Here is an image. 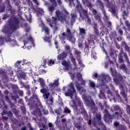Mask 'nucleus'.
Instances as JSON below:
<instances>
[{
    "mask_svg": "<svg viewBox=\"0 0 130 130\" xmlns=\"http://www.w3.org/2000/svg\"><path fill=\"white\" fill-rule=\"evenodd\" d=\"M94 30V33H95L96 35H99V29L98 28H95Z\"/></svg>",
    "mask_w": 130,
    "mask_h": 130,
    "instance_id": "59",
    "label": "nucleus"
},
{
    "mask_svg": "<svg viewBox=\"0 0 130 130\" xmlns=\"http://www.w3.org/2000/svg\"><path fill=\"white\" fill-rule=\"evenodd\" d=\"M118 56V62L119 63H122V62H124V60H123V58H122V52H120Z\"/></svg>",
    "mask_w": 130,
    "mask_h": 130,
    "instance_id": "22",
    "label": "nucleus"
},
{
    "mask_svg": "<svg viewBox=\"0 0 130 130\" xmlns=\"http://www.w3.org/2000/svg\"><path fill=\"white\" fill-rule=\"evenodd\" d=\"M29 40L31 42H33V38L32 37H29V38H27L26 40L23 41L24 44H27L28 43Z\"/></svg>",
    "mask_w": 130,
    "mask_h": 130,
    "instance_id": "32",
    "label": "nucleus"
},
{
    "mask_svg": "<svg viewBox=\"0 0 130 130\" xmlns=\"http://www.w3.org/2000/svg\"><path fill=\"white\" fill-rule=\"evenodd\" d=\"M105 3H107V8L109 9V11L112 13L113 16L116 17L117 16V13L116 12V9L115 8V5L110 3L109 0H103Z\"/></svg>",
    "mask_w": 130,
    "mask_h": 130,
    "instance_id": "3",
    "label": "nucleus"
},
{
    "mask_svg": "<svg viewBox=\"0 0 130 130\" xmlns=\"http://www.w3.org/2000/svg\"><path fill=\"white\" fill-rule=\"evenodd\" d=\"M79 33L80 35H86V34H87V32H86V31H87L85 29V28H82V27H79Z\"/></svg>",
    "mask_w": 130,
    "mask_h": 130,
    "instance_id": "26",
    "label": "nucleus"
},
{
    "mask_svg": "<svg viewBox=\"0 0 130 130\" xmlns=\"http://www.w3.org/2000/svg\"><path fill=\"white\" fill-rule=\"evenodd\" d=\"M104 113L105 114L104 115V119L105 122H107V123H110V122H112V117L109 113V111H108L107 109H105L104 110Z\"/></svg>",
    "mask_w": 130,
    "mask_h": 130,
    "instance_id": "7",
    "label": "nucleus"
},
{
    "mask_svg": "<svg viewBox=\"0 0 130 130\" xmlns=\"http://www.w3.org/2000/svg\"><path fill=\"white\" fill-rule=\"evenodd\" d=\"M113 108L115 111H121L120 107H119V106H118V105L114 106L113 107Z\"/></svg>",
    "mask_w": 130,
    "mask_h": 130,
    "instance_id": "30",
    "label": "nucleus"
},
{
    "mask_svg": "<svg viewBox=\"0 0 130 130\" xmlns=\"http://www.w3.org/2000/svg\"><path fill=\"white\" fill-rule=\"evenodd\" d=\"M63 113H66L67 114L71 113V110H70V109L68 108V107H65L64 108Z\"/></svg>",
    "mask_w": 130,
    "mask_h": 130,
    "instance_id": "35",
    "label": "nucleus"
},
{
    "mask_svg": "<svg viewBox=\"0 0 130 130\" xmlns=\"http://www.w3.org/2000/svg\"><path fill=\"white\" fill-rule=\"evenodd\" d=\"M57 7V4H52V5H49L48 6V10L49 12L50 15L52 16L53 12L55 11V7Z\"/></svg>",
    "mask_w": 130,
    "mask_h": 130,
    "instance_id": "15",
    "label": "nucleus"
},
{
    "mask_svg": "<svg viewBox=\"0 0 130 130\" xmlns=\"http://www.w3.org/2000/svg\"><path fill=\"white\" fill-rule=\"evenodd\" d=\"M56 17H52V19L53 21H50V26L51 28H53V25L52 24H56L57 21V18L59 21H66L67 16L63 14L62 12H60L59 10H56L55 12Z\"/></svg>",
    "mask_w": 130,
    "mask_h": 130,
    "instance_id": "2",
    "label": "nucleus"
},
{
    "mask_svg": "<svg viewBox=\"0 0 130 130\" xmlns=\"http://www.w3.org/2000/svg\"><path fill=\"white\" fill-rule=\"evenodd\" d=\"M77 107H80V109H82L83 107H84L83 106V103L82 102V101H81V99H77Z\"/></svg>",
    "mask_w": 130,
    "mask_h": 130,
    "instance_id": "29",
    "label": "nucleus"
},
{
    "mask_svg": "<svg viewBox=\"0 0 130 130\" xmlns=\"http://www.w3.org/2000/svg\"><path fill=\"white\" fill-rule=\"evenodd\" d=\"M119 69L122 70L123 72H124V73H125L126 74L127 73V68H126V67L124 64L120 66Z\"/></svg>",
    "mask_w": 130,
    "mask_h": 130,
    "instance_id": "27",
    "label": "nucleus"
},
{
    "mask_svg": "<svg viewBox=\"0 0 130 130\" xmlns=\"http://www.w3.org/2000/svg\"><path fill=\"white\" fill-rule=\"evenodd\" d=\"M89 86L90 87H91V88H95V87H96L95 83H94V82H93L91 80H89Z\"/></svg>",
    "mask_w": 130,
    "mask_h": 130,
    "instance_id": "38",
    "label": "nucleus"
},
{
    "mask_svg": "<svg viewBox=\"0 0 130 130\" xmlns=\"http://www.w3.org/2000/svg\"><path fill=\"white\" fill-rule=\"evenodd\" d=\"M81 109L80 113L82 115H83V117L84 118H86V117H87L88 116V114L87 113V111H86V109L83 107Z\"/></svg>",
    "mask_w": 130,
    "mask_h": 130,
    "instance_id": "23",
    "label": "nucleus"
},
{
    "mask_svg": "<svg viewBox=\"0 0 130 130\" xmlns=\"http://www.w3.org/2000/svg\"><path fill=\"white\" fill-rule=\"evenodd\" d=\"M49 86L50 87V89H51L52 90H54L55 87H56L54 83L49 84Z\"/></svg>",
    "mask_w": 130,
    "mask_h": 130,
    "instance_id": "43",
    "label": "nucleus"
},
{
    "mask_svg": "<svg viewBox=\"0 0 130 130\" xmlns=\"http://www.w3.org/2000/svg\"><path fill=\"white\" fill-rule=\"evenodd\" d=\"M115 78H116L113 79V80L115 83H118V82L123 83V77L120 73H118Z\"/></svg>",
    "mask_w": 130,
    "mask_h": 130,
    "instance_id": "14",
    "label": "nucleus"
},
{
    "mask_svg": "<svg viewBox=\"0 0 130 130\" xmlns=\"http://www.w3.org/2000/svg\"><path fill=\"white\" fill-rule=\"evenodd\" d=\"M18 94H19V95H20V96H21V97L23 96V95L24 94V92L23 91V90H19L18 91Z\"/></svg>",
    "mask_w": 130,
    "mask_h": 130,
    "instance_id": "51",
    "label": "nucleus"
},
{
    "mask_svg": "<svg viewBox=\"0 0 130 130\" xmlns=\"http://www.w3.org/2000/svg\"><path fill=\"white\" fill-rule=\"evenodd\" d=\"M76 78H77L78 81H81L83 79V78H82V75H81V73H77Z\"/></svg>",
    "mask_w": 130,
    "mask_h": 130,
    "instance_id": "34",
    "label": "nucleus"
},
{
    "mask_svg": "<svg viewBox=\"0 0 130 130\" xmlns=\"http://www.w3.org/2000/svg\"><path fill=\"white\" fill-rule=\"evenodd\" d=\"M66 33H68V35H67ZM62 36L64 37V36L67 37V38L70 42H71V43H73L75 44L76 43V38L72 35V31H71V29L69 28L68 27L67 28L66 32H63L62 34Z\"/></svg>",
    "mask_w": 130,
    "mask_h": 130,
    "instance_id": "4",
    "label": "nucleus"
},
{
    "mask_svg": "<svg viewBox=\"0 0 130 130\" xmlns=\"http://www.w3.org/2000/svg\"><path fill=\"white\" fill-rule=\"evenodd\" d=\"M93 29H98V25H97V23H96V22H94V23H93Z\"/></svg>",
    "mask_w": 130,
    "mask_h": 130,
    "instance_id": "60",
    "label": "nucleus"
},
{
    "mask_svg": "<svg viewBox=\"0 0 130 130\" xmlns=\"http://www.w3.org/2000/svg\"><path fill=\"white\" fill-rule=\"evenodd\" d=\"M85 102H86L87 104L89 106H90V109L92 113H96L97 111H98V108L96 107L93 100H91L89 101V99H87L85 100Z\"/></svg>",
    "mask_w": 130,
    "mask_h": 130,
    "instance_id": "5",
    "label": "nucleus"
},
{
    "mask_svg": "<svg viewBox=\"0 0 130 130\" xmlns=\"http://www.w3.org/2000/svg\"><path fill=\"white\" fill-rule=\"evenodd\" d=\"M54 83V85H55L56 87H57V86L59 85V83H58V80H54V83Z\"/></svg>",
    "mask_w": 130,
    "mask_h": 130,
    "instance_id": "52",
    "label": "nucleus"
},
{
    "mask_svg": "<svg viewBox=\"0 0 130 130\" xmlns=\"http://www.w3.org/2000/svg\"><path fill=\"white\" fill-rule=\"evenodd\" d=\"M126 112L130 116V106L128 105L126 106Z\"/></svg>",
    "mask_w": 130,
    "mask_h": 130,
    "instance_id": "46",
    "label": "nucleus"
},
{
    "mask_svg": "<svg viewBox=\"0 0 130 130\" xmlns=\"http://www.w3.org/2000/svg\"><path fill=\"white\" fill-rule=\"evenodd\" d=\"M101 49L103 51H104V53H106V55H107V51H106V50H105V48H104V46H102Z\"/></svg>",
    "mask_w": 130,
    "mask_h": 130,
    "instance_id": "61",
    "label": "nucleus"
},
{
    "mask_svg": "<svg viewBox=\"0 0 130 130\" xmlns=\"http://www.w3.org/2000/svg\"><path fill=\"white\" fill-rule=\"evenodd\" d=\"M62 66H63L64 68H66V70L67 71H69V67H70V63H68L66 60H63L61 62Z\"/></svg>",
    "mask_w": 130,
    "mask_h": 130,
    "instance_id": "25",
    "label": "nucleus"
},
{
    "mask_svg": "<svg viewBox=\"0 0 130 130\" xmlns=\"http://www.w3.org/2000/svg\"><path fill=\"white\" fill-rule=\"evenodd\" d=\"M23 88L26 89L27 91H29V90H30V86H29V85H24Z\"/></svg>",
    "mask_w": 130,
    "mask_h": 130,
    "instance_id": "62",
    "label": "nucleus"
},
{
    "mask_svg": "<svg viewBox=\"0 0 130 130\" xmlns=\"http://www.w3.org/2000/svg\"><path fill=\"white\" fill-rule=\"evenodd\" d=\"M33 100L35 102H36V101H38V102H39L40 100L39 99H38V96L36 94L33 95Z\"/></svg>",
    "mask_w": 130,
    "mask_h": 130,
    "instance_id": "39",
    "label": "nucleus"
},
{
    "mask_svg": "<svg viewBox=\"0 0 130 130\" xmlns=\"http://www.w3.org/2000/svg\"><path fill=\"white\" fill-rule=\"evenodd\" d=\"M77 14H72L71 16V23H75V21H76V18H77Z\"/></svg>",
    "mask_w": 130,
    "mask_h": 130,
    "instance_id": "31",
    "label": "nucleus"
},
{
    "mask_svg": "<svg viewBox=\"0 0 130 130\" xmlns=\"http://www.w3.org/2000/svg\"><path fill=\"white\" fill-rule=\"evenodd\" d=\"M125 24L126 26V27H127V28H128L129 27H130V23H129V21H127V20H126L125 21Z\"/></svg>",
    "mask_w": 130,
    "mask_h": 130,
    "instance_id": "55",
    "label": "nucleus"
},
{
    "mask_svg": "<svg viewBox=\"0 0 130 130\" xmlns=\"http://www.w3.org/2000/svg\"><path fill=\"white\" fill-rule=\"evenodd\" d=\"M84 52L85 53H89V45L87 44L85 45Z\"/></svg>",
    "mask_w": 130,
    "mask_h": 130,
    "instance_id": "42",
    "label": "nucleus"
},
{
    "mask_svg": "<svg viewBox=\"0 0 130 130\" xmlns=\"http://www.w3.org/2000/svg\"><path fill=\"white\" fill-rule=\"evenodd\" d=\"M91 11L95 20H96V21H98V22H99L100 23H101V22L102 21V20H101V17H102L101 14L98 13V11L94 9H92V10H91Z\"/></svg>",
    "mask_w": 130,
    "mask_h": 130,
    "instance_id": "9",
    "label": "nucleus"
},
{
    "mask_svg": "<svg viewBox=\"0 0 130 130\" xmlns=\"http://www.w3.org/2000/svg\"><path fill=\"white\" fill-rule=\"evenodd\" d=\"M41 93L43 94V97L44 99H48L50 95V93L47 91V89L45 88H42L40 90Z\"/></svg>",
    "mask_w": 130,
    "mask_h": 130,
    "instance_id": "12",
    "label": "nucleus"
},
{
    "mask_svg": "<svg viewBox=\"0 0 130 130\" xmlns=\"http://www.w3.org/2000/svg\"><path fill=\"white\" fill-rule=\"evenodd\" d=\"M47 100L46 103L47 105H48V107H50V106L53 104V98L52 97V95H50L49 97V99Z\"/></svg>",
    "mask_w": 130,
    "mask_h": 130,
    "instance_id": "17",
    "label": "nucleus"
},
{
    "mask_svg": "<svg viewBox=\"0 0 130 130\" xmlns=\"http://www.w3.org/2000/svg\"><path fill=\"white\" fill-rule=\"evenodd\" d=\"M48 127H49L50 130H55V128H54V126H53V124H52L51 123L49 122L48 124Z\"/></svg>",
    "mask_w": 130,
    "mask_h": 130,
    "instance_id": "37",
    "label": "nucleus"
},
{
    "mask_svg": "<svg viewBox=\"0 0 130 130\" xmlns=\"http://www.w3.org/2000/svg\"><path fill=\"white\" fill-rule=\"evenodd\" d=\"M7 23L8 26L5 27L3 30V33L6 34V35L5 38H1L2 43L0 44V46H2L4 44V40L6 42L12 41V39H11L12 34L16 30L20 28V19L15 15L11 16ZM1 42V41L0 40V43Z\"/></svg>",
    "mask_w": 130,
    "mask_h": 130,
    "instance_id": "1",
    "label": "nucleus"
},
{
    "mask_svg": "<svg viewBox=\"0 0 130 130\" xmlns=\"http://www.w3.org/2000/svg\"><path fill=\"white\" fill-rule=\"evenodd\" d=\"M75 55H76V58L77 60H80L79 58H81V51H79L77 49H76L74 51Z\"/></svg>",
    "mask_w": 130,
    "mask_h": 130,
    "instance_id": "21",
    "label": "nucleus"
},
{
    "mask_svg": "<svg viewBox=\"0 0 130 130\" xmlns=\"http://www.w3.org/2000/svg\"><path fill=\"white\" fill-rule=\"evenodd\" d=\"M75 127H76V128H77L78 129H80V128H81V125L77 124L75 125Z\"/></svg>",
    "mask_w": 130,
    "mask_h": 130,
    "instance_id": "64",
    "label": "nucleus"
},
{
    "mask_svg": "<svg viewBox=\"0 0 130 130\" xmlns=\"http://www.w3.org/2000/svg\"><path fill=\"white\" fill-rule=\"evenodd\" d=\"M55 113L57 114V118H58V117H59V116L60 115V114L59 113V111L58 110H55Z\"/></svg>",
    "mask_w": 130,
    "mask_h": 130,
    "instance_id": "50",
    "label": "nucleus"
},
{
    "mask_svg": "<svg viewBox=\"0 0 130 130\" xmlns=\"http://www.w3.org/2000/svg\"><path fill=\"white\" fill-rule=\"evenodd\" d=\"M111 116L112 119L118 120L119 119V117H122V115H120V114L118 112H115Z\"/></svg>",
    "mask_w": 130,
    "mask_h": 130,
    "instance_id": "18",
    "label": "nucleus"
},
{
    "mask_svg": "<svg viewBox=\"0 0 130 130\" xmlns=\"http://www.w3.org/2000/svg\"><path fill=\"white\" fill-rule=\"evenodd\" d=\"M41 126H42V127H43L45 130L48 129V127L46 126L44 123H42Z\"/></svg>",
    "mask_w": 130,
    "mask_h": 130,
    "instance_id": "49",
    "label": "nucleus"
},
{
    "mask_svg": "<svg viewBox=\"0 0 130 130\" xmlns=\"http://www.w3.org/2000/svg\"><path fill=\"white\" fill-rule=\"evenodd\" d=\"M113 125L115 126V127H118L119 126V122L116 121L114 122Z\"/></svg>",
    "mask_w": 130,
    "mask_h": 130,
    "instance_id": "48",
    "label": "nucleus"
},
{
    "mask_svg": "<svg viewBox=\"0 0 130 130\" xmlns=\"http://www.w3.org/2000/svg\"><path fill=\"white\" fill-rule=\"evenodd\" d=\"M118 32L119 33V34H120L121 36H122L123 34V31L122 30V29H121V28L118 29Z\"/></svg>",
    "mask_w": 130,
    "mask_h": 130,
    "instance_id": "57",
    "label": "nucleus"
},
{
    "mask_svg": "<svg viewBox=\"0 0 130 130\" xmlns=\"http://www.w3.org/2000/svg\"><path fill=\"white\" fill-rule=\"evenodd\" d=\"M95 118L97 121H98V122H100V121H101V115H96Z\"/></svg>",
    "mask_w": 130,
    "mask_h": 130,
    "instance_id": "41",
    "label": "nucleus"
},
{
    "mask_svg": "<svg viewBox=\"0 0 130 130\" xmlns=\"http://www.w3.org/2000/svg\"><path fill=\"white\" fill-rule=\"evenodd\" d=\"M83 13L84 17H85V22L88 24V25H91V19L89 17V15H88V10H83Z\"/></svg>",
    "mask_w": 130,
    "mask_h": 130,
    "instance_id": "13",
    "label": "nucleus"
},
{
    "mask_svg": "<svg viewBox=\"0 0 130 130\" xmlns=\"http://www.w3.org/2000/svg\"><path fill=\"white\" fill-rule=\"evenodd\" d=\"M67 55L68 54H67V53L63 52L57 56V59L58 60H63V59L67 57Z\"/></svg>",
    "mask_w": 130,
    "mask_h": 130,
    "instance_id": "19",
    "label": "nucleus"
},
{
    "mask_svg": "<svg viewBox=\"0 0 130 130\" xmlns=\"http://www.w3.org/2000/svg\"><path fill=\"white\" fill-rule=\"evenodd\" d=\"M96 2H97V6L98 7H99L100 9H101L102 10L104 16H106V18H107V19H108V17H107V16H106V14L105 13V10H104V4H103V3L102 2V1L101 0H97Z\"/></svg>",
    "mask_w": 130,
    "mask_h": 130,
    "instance_id": "10",
    "label": "nucleus"
},
{
    "mask_svg": "<svg viewBox=\"0 0 130 130\" xmlns=\"http://www.w3.org/2000/svg\"><path fill=\"white\" fill-rule=\"evenodd\" d=\"M124 56L126 59V61H127V62H128V61H129V60L128 59V57H127V54H126V53H124Z\"/></svg>",
    "mask_w": 130,
    "mask_h": 130,
    "instance_id": "56",
    "label": "nucleus"
},
{
    "mask_svg": "<svg viewBox=\"0 0 130 130\" xmlns=\"http://www.w3.org/2000/svg\"><path fill=\"white\" fill-rule=\"evenodd\" d=\"M44 41L45 42H48L49 43L50 45V44H51V39H50L49 38V37H46L45 39H44Z\"/></svg>",
    "mask_w": 130,
    "mask_h": 130,
    "instance_id": "40",
    "label": "nucleus"
},
{
    "mask_svg": "<svg viewBox=\"0 0 130 130\" xmlns=\"http://www.w3.org/2000/svg\"><path fill=\"white\" fill-rule=\"evenodd\" d=\"M82 1L84 7H87V8L89 9L90 11L93 9L92 8H93V6L94 5L92 4V3H91V1L89 0H82Z\"/></svg>",
    "mask_w": 130,
    "mask_h": 130,
    "instance_id": "11",
    "label": "nucleus"
},
{
    "mask_svg": "<svg viewBox=\"0 0 130 130\" xmlns=\"http://www.w3.org/2000/svg\"><path fill=\"white\" fill-rule=\"evenodd\" d=\"M76 8L79 12H81V11H82V12H83V11L85 10L83 9V6H82V4H81L80 2L79 1H77V5L76 6Z\"/></svg>",
    "mask_w": 130,
    "mask_h": 130,
    "instance_id": "24",
    "label": "nucleus"
},
{
    "mask_svg": "<svg viewBox=\"0 0 130 130\" xmlns=\"http://www.w3.org/2000/svg\"><path fill=\"white\" fill-rule=\"evenodd\" d=\"M44 30L45 33H47V35H49V29L48 27H45Z\"/></svg>",
    "mask_w": 130,
    "mask_h": 130,
    "instance_id": "53",
    "label": "nucleus"
},
{
    "mask_svg": "<svg viewBox=\"0 0 130 130\" xmlns=\"http://www.w3.org/2000/svg\"><path fill=\"white\" fill-rule=\"evenodd\" d=\"M92 79H98V74L93 73L92 76Z\"/></svg>",
    "mask_w": 130,
    "mask_h": 130,
    "instance_id": "47",
    "label": "nucleus"
},
{
    "mask_svg": "<svg viewBox=\"0 0 130 130\" xmlns=\"http://www.w3.org/2000/svg\"><path fill=\"white\" fill-rule=\"evenodd\" d=\"M111 81V77H110V75H105L102 74V80H101V84L102 86H105L106 84V82L108 83Z\"/></svg>",
    "mask_w": 130,
    "mask_h": 130,
    "instance_id": "8",
    "label": "nucleus"
},
{
    "mask_svg": "<svg viewBox=\"0 0 130 130\" xmlns=\"http://www.w3.org/2000/svg\"><path fill=\"white\" fill-rule=\"evenodd\" d=\"M111 72L112 76L114 77V78H116L118 73H116V71H113L112 68L111 69Z\"/></svg>",
    "mask_w": 130,
    "mask_h": 130,
    "instance_id": "33",
    "label": "nucleus"
},
{
    "mask_svg": "<svg viewBox=\"0 0 130 130\" xmlns=\"http://www.w3.org/2000/svg\"><path fill=\"white\" fill-rule=\"evenodd\" d=\"M69 57L71 60V62L74 64V67H77V62H76V58L74 57V55H73V53L70 54Z\"/></svg>",
    "mask_w": 130,
    "mask_h": 130,
    "instance_id": "20",
    "label": "nucleus"
},
{
    "mask_svg": "<svg viewBox=\"0 0 130 130\" xmlns=\"http://www.w3.org/2000/svg\"><path fill=\"white\" fill-rule=\"evenodd\" d=\"M71 106L72 108H73L75 111H76L77 114H79V111H80V109H78V106L77 105V103L75 101H72L71 102Z\"/></svg>",
    "mask_w": 130,
    "mask_h": 130,
    "instance_id": "16",
    "label": "nucleus"
},
{
    "mask_svg": "<svg viewBox=\"0 0 130 130\" xmlns=\"http://www.w3.org/2000/svg\"><path fill=\"white\" fill-rule=\"evenodd\" d=\"M125 49L126 50V51H127L128 52H130V50H129V47H128V46L127 45H125Z\"/></svg>",
    "mask_w": 130,
    "mask_h": 130,
    "instance_id": "58",
    "label": "nucleus"
},
{
    "mask_svg": "<svg viewBox=\"0 0 130 130\" xmlns=\"http://www.w3.org/2000/svg\"><path fill=\"white\" fill-rule=\"evenodd\" d=\"M12 111H14V114L16 115V117H18V116H19L18 111H17V110L15 108L12 109Z\"/></svg>",
    "mask_w": 130,
    "mask_h": 130,
    "instance_id": "45",
    "label": "nucleus"
},
{
    "mask_svg": "<svg viewBox=\"0 0 130 130\" xmlns=\"http://www.w3.org/2000/svg\"><path fill=\"white\" fill-rule=\"evenodd\" d=\"M39 82L42 88H45L46 85L45 84V82H44V80L42 78H39Z\"/></svg>",
    "mask_w": 130,
    "mask_h": 130,
    "instance_id": "28",
    "label": "nucleus"
},
{
    "mask_svg": "<svg viewBox=\"0 0 130 130\" xmlns=\"http://www.w3.org/2000/svg\"><path fill=\"white\" fill-rule=\"evenodd\" d=\"M122 16L124 20L126 19L125 17H127V14L126 13V11H125V10L123 11Z\"/></svg>",
    "mask_w": 130,
    "mask_h": 130,
    "instance_id": "44",
    "label": "nucleus"
},
{
    "mask_svg": "<svg viewBox=\"0 0 130 130\" xmlns=\"http://www.w3.org/2000/svg\"><path fill=\"white\" fill-rule=\"evenodd\" d=\"M19 76L21 79H25L26 78V74L24 72L19 73Z\"/></svg>",
    "mask_w": 130,
    "mask_h": 130,
    "instance_id": "36",
    "label": "nucleus"
},
{
    "mask_svg": "<svg viewBox=\"0 0 130 130\" xmlns=\"http://www.w3.org/2000/svg\"><path fill=\"white\" fill-rule=\"evenodd\" d=\"M8 19V15L7 14H5L3 16L2 20H7Z\"/></svg>",
    "mask_w": 130,
    "mask_h": 130,
    "instance_id": "63",
    "label": "nucleus"
},
{
    "mask_svg": "<svg viewBox=\"0 0 130 130\" xmlns=\"http://www.w3.org/2000/svg\"><path fill=\"white\" fill-rule=\"evenodd\" d=\"M75 92H76V89H75V87H74V84L71 83L69 85V89H68V91L65 92L64 94L67 96L71 97L72 99L74 96V94H75Z\"/></svg>",
    "mask_w": 130,
    "mask_h": 130,
    "instance_id": "6",
    "label": "nucleus"
},
{
    "mask_svg": "<svg viewBox=\"0 0 130 130\" xmlns=\"http://www.w3.org/2000/svg\"><path fill=\"white\" fill-rule=\"evenodd\" d=\"M5 8L4 6L0 7V12L1 13H4L5 12Z\"/></svg>",
    "mask_w": 130,
    "mask_h": 130,
    "instance_id": "54",
    "label": "nucleus"
}]
</instances>
